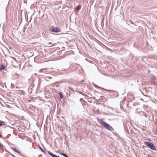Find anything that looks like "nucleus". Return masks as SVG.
<instances>
[{"label": "nucleus", "mask_w": 157, "mask_h": 157, "mask_svg": "<svg viewBox=\"0 0 157 157\" xmlns=\"http://www.w3.org/2000/svg\"><path fill=\"white\" fill-rule=\"evenodd\" d=\"M97 121L101 125L103 126L106 129L110 131L114 130L113 128L111 126L106 122L103 121L101 119L97 118Z\"/></svg>", "instance_id": "nucleus-1"}, {"label": "nucleus", "mask_w": 157, "mask_h": 157, "mask_svg": "<svg viewBox=\"0 0 157 157\" xmlns=\"http://www.w3.org/2000/svg\"><path fill=\"white\" fill-rule=\"evenodd\" d=\"M3 146V145L2 144H0V147H1V148H2V147Z\"/></svg>", "instance_id": "nucleus-21"}, {"label": "nucleus", "mask_w": 157, "mask_h": 157, "mask_svg": "<svg viewBox=\"0 0 157 157\" xmlns=\"http://www.w3.org/2000/svg\"><path fill=\"white\" fill-rule=\"evenodd\" d=\"M84 82V80H82V81H81V82Z\"/></svg>", "instance_id": "nucleus-28"}, {"label": "nucleus", "mask_w": 157, "mask_h": 157, "mask_svg": "<svg viewBox=\"0 0 157 157\" xmlns=\"http://www.w3.org/2000/svg\"><path fill=\"white\" fill-rule=\"evenodd\" d=\"M76 65L77 66V67L78 68H80L81 67L80 66V65H79V64H77Z\"/></svg>", "instance_id": "nucleus-18"}, {"label": "nucleus", "mask_w": 157, "mask_h": 157, "mask_svg": "<svg viewBox=\"0 0 157 157\" xmlns=\"http://www.w3.org/2000/svg\"><path fill=\"white\" fill-rule=\"evenodd\" d=\"M2 137V136L0 134V137L1 138Z\"/></svg>", "instance_id": "nucleus-26"}, {"label": "nucleus", "mask_w": 157, "mask_h": 157, "mask_svg": "<svg viewBox=\"0 0 157 157\" xmlns=\"http://www.w3.org/2000/svg\"><path fill=\"white\" fill-rule=\"evenodd\" d=\"M2 149L3 150L5 148V146L3 145V146L2 147Z\"/></svg>", "instance_id": "nucleus-19"}, {"label": "nucleus", "mask_w": 157, "mask_h": 157, "mask_svg": "<svg viewBox=\"0 0 157 157\" xmlns=\"http://www.w3.org/2000/svg\"><path fill=\"white\" fill-rule=\"evenodd\" d=\"M44 70V69H40L39 71V73H41L42 72V71L43 70Z\"/></svg>", "instance_id": "nucleus-16"}, {"label": "nucleus", "mask_w": 157, "mask_h": 157, "mask_svg": "<svg viewBox=\"0 0 157 157\" xmlns=\"http://www.w3.org/2000/svg\"><path fill=\"white\" fill-rule=\"evenodd\" d=\"M82 100H83V99L80 98V101H82Z\"/></svg>", "instance_id": "nucleus-23"}, {"label": "nucleus", "mask_w": 157, "mask_h": 157, "mask_svg": "<svg viewBox=\"0 0 157 157\" xmlns=\"http://www.w3.org/2000/svg\"><path fill=\"white\" fill-rule=\"evenodd\" d=\"M5 68V66L3 64H2L1 66L0 67V71H2V70H3Z\"/></svg>", "instance_id": "nucleus-7"}, {"label": "nucleus", "mask_w": 157, "mask_h": 157, "mask_svg": "<svg viewBox=\"0 0 157 157\" xmlns=\"http://www.w3.org/2000/svg\"><path fill=\"white\" fill-rule=\"evenodd\" d=\"M59 94L60 98L61 99H62L63 98V96L62 92H59Z\"/></svg>", "instance_id": "nucleus-8"}, {"label": "nucleus", "mask_w": 157, "mask_h": 157, "mask_svg": "<svg viewBox=\"0 0 157 157\" xmlns=\"http://www.w3.org/2000/svg\"><path fill=\"white\" fill-rule=\"evenodd\" d=\"M147 157H152L151 155L150 154H148L147 155Z\"/></svg>", "instance_id": "nucleus-20"}, {"label": "nucleus", "mask_w": 157, "mask_h": 157, "mask_svg": "<svg viewBox=\"0 0 157 157\" xmlns=\"http://www.w3.org/2000/svg\"><path fill=\"white\" fill-rule=\"evenodd\" d=\"M41 82V81L40 79H39L38 81V84L39 86H40V84Z\"/></svg>", "instance_id": "nucleus-13"}, {"label": "nucleus", "mask_w": 157, "mask_h": 157, "mask_svg": "<svg viewBox=\"0 0 157 157\" xmlns=\"http://www.w3.org/2000/svg\"><path fill=\"white\" fill-rule=\"evenodd\" d=\"M144 144L151 149L154 150H156L155 145L152 143L145 141L144 142Z\"/></svg>", "instance_id": "nucleus-2"}, {"label": "nucleus", "mask_w": 157, "mask_h": 157, "mask_svg": "<svg viewBox=\"0 0 157 157\" xmlns=\"http://www.w3.org/2000/svg\"><path fill=\"white\" fill-rule=\"evenodd\" d=\"M12 149L15 152H17L19 154H20V152L16 148H13Z\"/></svg>", "instance_id": "nucleus-6"}, {"label": "nucleus", "mask_w": 157, "mask_h": 157, "mask_svg": "<svg viewBox=\"0 0 157 157\" xmlns=\"http://www.w3.org/2000/svg\"><path fill=\"white\" fill-rule=\"evenodd\" d=\"M48 152L49 154L52 157H54L56 155H55L53 153H52V152L49 151H48Z\"/></svg>", "instance_id": "nucleus-9"}, {"label": "nucleus", "mask_w": 157, "mask_h": 157, "mask_svg": "<svg viewBox=\"0 0 157 157\" xmlns=\"http://www.w3.org/2000/svg\"><path fill=\"white\" fill-rule=\"evenodd\" d=\"M39 149L40 150L43 152L45 153V152L39 146Z\"/></svg>", "instance_id": "nucleus-12"}, {"label": "nucleus", "mask_w": 157, "mask_h": 157, "mask_svg": "<svg viewBox=\"0 0 157 157\" xmlns=\"http://www.w3.org/2000/svg\"><path fill=\"white\" fill-rule=\"evenodd\" d=\"M24 3H26V2H24Z\"/></svg>", "instance_id": "nucleus-29"}, {"label": "nucleus", "mask_w": 157, "mask_h": 157, "mask_svg": "<svg viewBox=\"0 0 157 157\" xmlns=\"http://www.w3.org/2000/svg\"><path fill=\"white\" fill-rule=\"evenodd\" d=\"M155 77H152L151 78V79L152 80H155Z\"/></svg>", "instance_id": "nucleus-17"}, {"label": "nucleus", "mask_w": 157, "mask_h": 157, "mask_svg": "<svg viewBox=\"0 0 157 157\" xmlns=\"http://www.w3.org/2000/svg\"><path fill=\"white\" fill-rule=\"evenodd\" d=\"M5 122L0 121V126H2V125H5Z\"/></svg>", "instance_id": "nucleus-10"}, {"label": "nucleus", "mask_w": 157, "mask_h": 157, "mask_svg": "<svg viewBox=\"0 0 157 157\" xmlns=\"http://www.w3.org/2000/svg\"><path fill=\"white\" fill-rule=\"evenodd\" d=\"M46 78H48L49 79H51L52 78L51 77H49V76H47L46 77Z\"/></svg>", "instance_id": "nucleus-15"}, {"label": "nucleus", "mask_w": 157, "mask_h": 157, "mask_svg": "<svg viewBox=\"0 0 157 157\" xmlns=\"http://www.w3.org/2000/svg\"><path fill=\"white\" fill-rule=\"evenodd\" d=\"M51 47V46H49V47Z\"/></svg>", "instance_id": "nucleus-30"}, {"label": "nucleus", "mask_w": 157, "mask_h": 157, "mask_svg": "<svg viewBox=\"0 0 157 157\" xmlns=\"http://www.w3.org/2000/svg\"><path fill=\"white\" fill-rule=\"evenodd\" d=\"M131 23L132 24H134L133 22H132V21H131Z\"/></svg>", "instance_id": "nucleus-27"}, {"label": "nucleus", "mask_w": 157, "mask_h": 157, "mask_svg": "<svg viewBox=\"0 0 157 157\" xmlns=\"http://www.w3.org/2000/svg\"><path fill=\"white\" fill-rule=\"evenodd\" d=\"M59 154H60V155H62L65 157H68L66 154H65L64 153H60Z\"/></svg>", "instance_id": "nucleus-11"}, {"label": "nucleus", "mask_w": 157, "mask_h": 157, "mask_svg": "<svg viewBox=\"0 0 157 157\" xmlns=\"http://www.w3.org/2000/svg\"><path fill=\"white\" fill-rule=\"evenodd\" d=\"M48 44L49 45H52V43L50 42V43H49Z\"/></svg>", "instance_id": "nucleus-22"}, {"label": "nucleus", "mask_w": 157, "mask_h": 157, "mask_svg": "<svg viewBox=\"0 0 157 157\" xmlns=\"http://www.w3.org/2000/svg\"><path fill=\"white\" fill-rule=\"evenodd\" d=\"M81 7L82 6L79 4L75 8V11H77V12L81 9Z\"/></svg>", "instance_id": "nucleus-4"}, {"label": "nucleus", "mask_w": 157, "mask_h": 157, "mask_svg": "<svg viewBox=\"0 0 157 157\" xmlns=\"http://www.w3.org/2000/svg\"><path fill=\"white\" fill-rule=\"evenodd\" d=\"M56 45V44H52V46H55Z\"/></svg>", "instance_id": "nucleus-24"}, {"label": "nucleus", "mask_w": 157, "mask_h": 157, "mask_svg": "<svg viewBox=\"0 0 157 157\" xmlns=\"http://www.w3.org/2000/svg\"><path fill=\"white\" fill-rule=\"evenodd\" d=\"M14 87V85L13 84L11 83V88L12 89H13Z\"/></svg>", "instance_id": "nucleus-14"}, {"label": "nucleus", "mask_w": 157, "mask_h": 157, "mask_svg": "<svg viewBox=\"0 0 157 157\" xmlns=\"http://www.w3.org/2000/svg\"><path fill=\"white\" fill-rule=\"evenodd\" d=\"M54 157H59V156H57V155H56Z\"/></svg>", "instance_id": "nucleus-25"}, {"label": "nucleus", "mask_w": 157, "mask_h": 157, "mask_svg": "<svg viewBox=\"0 0 157 157\" xmlns=\"http://www.w3.org/2000/svg\"><path fill=\"white\" fill-rule=\"evenodd\" d=\"M138 103L136 102H132L131 101H130L128 103V105H133V106H135L138 105Z\"/></svg>", "instance_id": "nucleus-5"}, {"label": "nucleus", "mask_w": 157, "mask_h": 157, "mask_svg": "<svg viewBox=\"0 0 157 157\" xmlns=\"http://www.w3.org/2000/svg\"><path fill=\"white\" fill-rule=\"evenodd\" d=\"M50 31L52 32H54V33H59L61 32V29H59L58 27H55V28H51L50 29Z\"/></svg>", "instance_id": "nucleus-3"}]
</instances>
